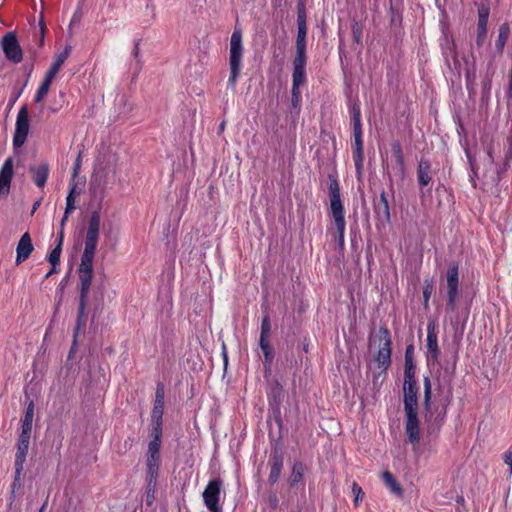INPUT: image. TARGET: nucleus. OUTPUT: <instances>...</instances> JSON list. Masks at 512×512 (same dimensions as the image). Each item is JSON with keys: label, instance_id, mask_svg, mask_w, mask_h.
<instances>
[{"label": "nucleus", "instance_id": "nucleus-1", "mask_svg": "<svg viewBox=\"0 0 512 512\" xmlns=\"http://www.w3.org/2000/svg\"><path fill=\"white\" fill-rule=\"evenodd\" d=\"M100 222L101 217L98 211L91 213L88 227L84 241V251L81 256V262L78 267V309L76 325L73 332V345L71 351L77 344V337L82 328L86 326L87 314L86 310L89 309L92 312V320L96 318L97 314L101 311L103 302L102 293L97 295L95 289H91L92 280L94 277L93 260L96 253V248L100 234Z\"/></svg>", "mask_w": 512, "mask_h": 512}, {"label": "nucleus", "instance_id": "nucleus-2", "mask_svg": "<svg viewBox=\"0 0 512 512\" xmlns=\"http://www.w3.org/2000/svg\"><path fill=\"white\" fill-rule=\"evenodd\" d=\"M329 199L331 216L338 232V245L344 248V233L346 222L344 218V206L340 197V185L338 180L329 175Z\"/></svg>", "mask_w": 512, "mask_h": 512}, {"label": "nucleus", "instance_id": "nucleus-3", "mask_svg": "<svg viewBox=\"0 0 512 512\" xmlns=\"http://www.w3.org/2000/svg\"><path fill=\"white\" fill-rule=\"evenodd\" d=\"M424 385V400L423 407L426 411L425 420L428 423V430L435 431L438 430L444 422L447 413V405L449 404V396L447 397L446 403L443 405L441 410L438 408L435 409V412L432 411L431 408V398H432V384L431 380L428 376L424 377L423 380Z\"/></svg>", "mask_w": 512, "mask_h": 512}, {"label": "nucleus", "instance_id": "nucleus-4", "mask_svg": "<svg viewBox=\"0 0 512 512\" xmlns=\"http://www.w3.org/2000/svg\"><path fill=\"white\" fill-rule=\"evenodd\" d=\"M243 57L242 32L235 28L230 38L229 66L230 76L228 86L235 88L238 76L241 71V62Z\"/></svg>", "mask_w": 512, "mask_h": 512}, {"label": "nucleus", "instance_id": "nucleus-5", "mask_svg": "<svg viewBox=\"0 0 512 512\" xmlns=\"http://www.w3.org/2000/svg\"><path fill=\"white\" fill-rule=\"evenodd\" d=\"M370 342L377 343L379 350L374 357L378 367L382 369V372H386L391 365V334L390 331L385 327L381 326L378 332L370 337Z\"/></svg>", "mask_w": 512, "mask_h": 512}, {"label": "nucleus", "instance_id": "nucleus-6", "mask_svg": "<svg viewBox=\"0 0 512 512\" xmlns=\"http://www.w3.org/2000/svg\"><path fill=\"white\" fill-rule=\"evenodd\" d=\"M404 412L406 416L405 431L408 440L412 444L419 443L420 428L418 419V399L417 400H403Z\"/></svg>", "mask_w": 512, "mask_h": 512}, {"label": "nucleus", "instance_id": "nucleus-7", "mask_svg": "<svg viewBox=\"0 0 512 512\" xmlns=\"http://www.w3.org/2000/svg\"><path fill=\"white\" fill-rule=\"evenodd\" d=\"M445 281H446V296H447V302H446V310L450 312H454L456 309V302L459 297V264L458 262H453L446 274H445Z\"/></svg>", "mask_w": 512, "mask_h": 512}, {"label": "nucleus", "instance_id": "nucleus-8", "mask_svg": "<svg viewBox=\"0 0 512 512\" xmlns=\"http://www.w3.org/2000/svg\"><path fill=\"white\" fill-rule=\"evenodd\" d=\"M1 49L6 59L13 63L18 64L23 59V50L19 44L17 35L15 32L10 31L4 34L0 42Z\"/></svg>", "mask_w": 512, "mask_h": 512}, {"label": "nucleus", "instance_id": "nucleus-9", "mask_svg": "<svg viewBox=\"0 0 512 512\" xmlns=\"http://www.w3.org/2000/svg\"><path fill=\"white\" fill-rule=\"evenodd\" d=\"M222 487V479L215 478L208 482L203 491V501L210 512H222V507L219 504Z\"/></svg>", "mask_w": 512, "mask_h": 512}, {"label": "nucleus", "instance_id": "nucleus-10", "mask_svg": "<svg viewBox=\"0 0 512 512\" xmlns=\"http://www.w3.org/2000/svg\"><path fill=\"white\" fill-rule=\"evenodd\" d=\"M29 128L28 108L24 105L20 108L17 114L15 133L13 137V147L15 150L21 148L26 142Z\"/></svg>", "mask_w": 512, "mask_h": 512}, {"label": "nucleus", "instance_id": "nucleus-11", "mask_svg": "<svg viewBox=\"0 0 512 512\" xmlns=\"http://www.w3.org/2000/svg\"><path fill=\"white\" fill-rule=\"evenodd\" d=\"M306 55H295L292 73V95H300L299 87L305 82Z\"/></svg>", "mask_w": 512, "mask_h": 512}, {"label": "nucleus", "instance_id": "nucleus-12", "mask_svg": "<svg viewBox=\"0 0 512 512\" xmlns=\"http://www.w3.org/2000/svg\"><path fill=\"white\" fill-rule=\"evenodd\" d=\"M30 445V437H26L24 435H19L17 452L15 456V478L13 482V486L20 481V476L23 471V465L26 460V456L29 450Z\"/></svg>", "mask_w": 512, "mask_h": 512}, {"label": "nucleus", "instance_id": "nucleus-13", "mask_svg": "<svg viewBox=\"0 0 512 512\" xmlns=\"http://www.w3.org/2000/svg\"><path fill=\"white\" fill-rule=\"evenodd\" d=\"M427 361L428 363H436L439 360L440 349L436 333L435 323L429 322L427 325Z\"/></svg>", "mask_w": 512, "mask_h": 512}, {"label": "nucleus", "instance_id": "nucleus-14", "mask_svg": "<svg viewBox=\"0 0 512 512\" xmlns=\"http://www.w3.org/2000/svg\"><path fill=\"white\" fill-rule=\"evenodd\" d=\"M490 14V7L486 3H481L478 6V24H477V37L476 44L478 47L482 46L487 35V23Z\"/></svg>", "mask_w": 512, "mask_h": 512}, {"label": "nucleus", "instance_id": "nucleus-15", "mask_svg": "<svg viewBox=\"0 0 512 512\" xmlns=\"http://www.w3.org/2000/svg\"><path fill=\"white\" fill-rule=\"evenodd\" d=\"M268 464L270 466L268 481L270 484L273 485L278 481L281 475V471L284 464L283 452L279 449H274L271 452Z\"/></svg>", "mask_w": 512, "mask_h": 512}, {"label": "nucleus", "instance_id": "nucleus-16", "mask_svg": "<svg viewBox=\"0 0 512 512\" xmlns=\"http://www.w3.org/2000/svg\"><path fill=\"white\" fill-rule=\"evenodd\" d=\"M34 251L31 236L28 232L24 233L16 247V265H19L26 261L31 253Z\"/></svg>", "mask_w": 512, "mask_h": 512}, {"label": "nucleus", "instance_id": "nucleus-17", "mask_svg": "<svg viewBox=\"0 0 512 512\" xmlns=\"http://www.w3.org/2000/svg\"><path fill=\"white\" fill-rule=\"evenodd\" d=\"M418 386L415 370H404L403 400H417Z\"/></svg>", "mask_w": 512, "mask_h": 512}, {"label": "nucleus", "instance_id": "nucleus-18", "mask_svg": "<svg viewBox=\"0 0 512 512\" xmlns=\"http://www.w3.org/2000/svg\"><path fill=\"white\" fill-rule=\"evenodd\" d=\"M375 216L383 224L389 223L391 219L390 207L385 191H382L379 199L373 203Z\"/></svg>", "mask_w": 512, "mask_h": 512}, {"label": "nucleus", "instance_id": "nucleus-19", "mask_svg": "<svg viewBox=\"0 0 512 512\" xmlns=\"http://www.w3.org/2000/svg\"><path fill=\"white\" fill-rule=\"evenodd\" d=\"M13 177V159L7 158L0 170V196H6Z\"/></svg>", "mask_w": 512, "mask_h": 512}, {"label": "nucleus", "instance_id": "nucleus-20", "mask_svg": "<svg viewBox=\"0 0 512 512\" xmlns=\"http://www.w3.org/2000/svg\"><path fill=\"white\" fill-rule=\"evenodd\" d=\"M353 135H354L353 160H354L357 176L361 177L362 171H363V160H364L362 132L358 131L357 133H353Z\"/></svg>", "mask_w": 512, "mask_h": 512}, {"label": "nucleus", "instance_id": "nucleus-21", "mask_svg": "<svg viewBox=\"0 0 512 512\" xmlns=\"http://www.w3.org/2000/svg\"><path fill=\"white\" fill-rule=\"evenodd\" d=\"M417 179L420 188H424L432 181L431 163L425 158H421L417 166Z\"/></svg>", "mask_w": 512, "mask_h": 512}, {"label": "nucleus", "instance_id": "nucleus-22", "mask_svg": "<svg viewBox=\"0 0 512 512\" xmlns=\"http://www.w3.org/2000/svg\"><path fill=\"white\" fill-rule=\"evenodd\" d=\"M165 390L162 383H158L155 392V400L151 413V419H163Z\"/></svg>", "mask_w": 512, "mask_h": 512}, {"label": "nucleus", "instance_id": "nucleus-23", "mask_svg": "<svg viewBox=\"0 0 512 512\" xmlns=\"http://www.w3.org/2000/svg\"><path fill=\"white\" fill-rule=\"evenodd\" d=\"M270 406L279 409L280 404L284 398V389L281 383L275 379L270 385V390L267 393Z\"/></svg>", "mask_w": 512, "mask_h": 512}, {"label": "nucleus", "instance_id": "nucleus-24", "mask_svg": "<svg viewBox=\"0 0 512 512\" xmlns=\"http://www.w3.org/2000/svg\"><path fill=\"white\" fill-rule=\"evenodd\" d=\"M29 171L32 174L34 183L38 187H43L46 184L49 175L48 163H42L38 166H31Z\"/></svg>", "mask_w": 512, "mask_h": 512}, {"label": "nucleus", "instance_id": "nucleus-25", "mask_svg": "<svg viewBox=\"0 0 512 512\" xmlns=\"http://www.w3.org/2000/svg\"><path fill=\"white\" fill-rule=\"evenodd\" d=\"M34 417V403L31 401L25 411L24 418L22 419L21 433L26 437L31 438L32 433V422Z\"/></svg>", "mask_w": 512, "mask_h": 512}, {"label": "nucleus", "instance_id": "nucleus-26", "mask_svg": "<svg viewBox=\"0 0 512 512\" xmlns=\"http://www.w3.org/2000/svg\"><path fill=\"white\" fill-rule=\"evenodd\" d=\"M305 469V465L301 461L294 462L291 475L288 479L290 487H294L303 481Z\"/></svg>", "mask_w": 512, "mask_h": 512}, {"label": "nucleus", "instance_id": "nucleus-27", "mask_svg": "<svg viewBox=\"0 0 512 512\" xmlns=\"http://www.w3.org/2000/svg\"><path fill=\"white\" fill-rule=\"evenodd\" d=\"M297 28L296 55H306L307 26L306 24H298Z\"/></svg>", "mask_w": 512, "mask_h": 512}, {"label": "nucleus", "instance_id": "nucleus-28", "mask_svg": "<svg viewBox=\"0 0 512 512\" xmlns=\"http://www.w3.org/2000/svg\"><path fill=\"white\" fill-rule=\"evenodd\" d=\"M383 481L390 491L398 496H402L403 489L401 485L397 482L393 474L389 471H384L382 474Z\"/></svg>", "mask_w": 512, "mask_h": 512}, {"label": "nucleus", "instance_id": "nucleus-29", "mask_svg": "<svg viewBox=\"0 0 512 512\" xmlns=\"http://www.w3.org/2000/svg\"><path fill=\"white\" fill-rule=\"evenodd\" d=\"M510 35V26L508 23H503L500 25L498 30V38L496 40V49L499 53L503 52V49L505 47V44L509 38Z\"/></svg>", "mask_w": 512, "mask_h": 512}, {"label": "nucleus", "instance_id": "nucleus-30", "mask_svg": "<svg viewBox=\"0 0 512 512\" xmlns=\"http://www.w3.org/2000/svg\"><path fill=\"white\" fill-rule=\"evenodd\" d=\"M52 81H53V78H51L45 74L44 80L42 81L41 85L39 86L38 90L36 91V94L34 97V101L36 103L41 102L47 96Z\"/></svg>", "mask_w": 512, "mask_h": 512}, {"label": "nucleus", "instance_id": "nucleus-31", "mask_svg": "<svg viewBox=\"0 0 512 512\" xmlns=\"http://www.w3.org/2000/svg\"><path fill=\"white\" fill-rule=\"evenodd\" d=\"M160 455L147 454L146 474H159Z\"/></svg>", "mask_w": 512, "mask_h": 512}, {"label": "nucleus", "instance_id": "nucleus-32", "mask_svg": "<svg viewBox=\"0 0 512 512\" xmlns=\"http://www.w3.org/2000/svg\"><path fill=\"white\" fill-rule=\"evenodd\" d=\"M351 113H352L353 133H357L358 131L362 132L360 107L357 104H354L352 106Z\"/></svg>", "mask_w": 512, "mask_h": 512}, {"label": "nucleus", "instance_id": "nucleus-33", "mask_svg": "<svg viewBox=\"0 0 512 512\" xmlns=\"http://www.w3.org/2000/svg\"><path fill=\"white\" fill-rule=\"evenodd\" d=\"M259 346L264 355V361L267 363H272L275 357V353L269 341H259Z\"/></svg>", "mask_w": 512, "mask_h": 512}, {"label": "nucleus", "instance_id": "nucleus-34", "mask_svg": "<svg viewBox=\"0 0 512 512\" xmlns=\"http://www.w3.org/2000/svg\"><path fill=\"white\" fill-rule=\"evenodd\" d=\"M271 332V324H270V318L269 315H265L261 322V332H260V338L259 341H269V335Z\"/></svg>", "mask_w": 512, "mask_h": 512}, {"label": "nucleus", "instance_id": "nucleus-35", "mask_svg": "<svg viewBox=\"0 0 512 512\" xmlns=\"http://www.w3.org/2000/svg\"><path fill=\"white\" fill-rule=\"evenodd\" d=\"M392 151L395 156L397 164L400 166V170L402 174L404 173V155L402 151V147L398 141L392 144Z\"/></svg>", "mask_w": 512, "mask_h": 512}, {"label": "nucleus", "instance_id": "nucleus-36", "mask_svg": "<svg viewBox=\"0 0 512 512\" xmlns=\"http://www.w3.org/2000/svg\"><path fill=\"white\" fill-rule=\"evenodd\" d=\"M433 282L431 280L426 279L423 285V305L424 308L428 307L429 299L433 292Z\"/></svg>", "mask_w": 512, "mask_h": 512}, {"label": "nucleus", "instance_id": "nucleus-37", "mask_svg": "<svg viewBox=\"0 0 512 512\" xmlns=\"http://www.w3.org/2000/svg\"><path fill=\"white\" fill-rule=\"evenodd\" d=\"M151 422H152V429H151L152 439L161 440L163 419H160V420L151 419Z\"/></svg>", "mask_w": 512, "mask_h": 512}, {"label": "nucleus", "instance_id": "nucleus-38", "mask_svg": "<svg viewBox=\"0 0 512 512\" xmlns=\"http://www.w3.org/2000/svg\"><path fill=\"white\" fill-rule=\"evenodd\" d=\"M413 351V345H408L406 347L404 370H415V365L413 363Z\"/></svg>", "mask_w": 512, "mask_h": 512}, {"label": "nucleus", "instance_id": "nucleus-39", "mask_svg": "<svg viewBox=\"0 0 512 512\" xmlns=\"http://www.w3.org/2000/svg\"><path fill=\"white\" fill-rule=\"evenodd\" d=\"M62 248L60 245H56L55 248L49 253L47 260L51 266H58L60 263Z\"/></svg>", "mask_w": 512, "mask_h": 512}, {"label": "nucleus", "instance_id": "nucleus-40", "mask_svg": "<svg viewBox=\"0 0 512 512\" xmlns=\"http://www.w3.org/2000/svg\"><path fill=\"white\" fill-rule=\"evenodd\" d=\"M297 10V25L306 24V9L303 1L298 2Z\"/></svg>", "mask_w": 512, "mask_h": 512}, {"label": "nucleus", "instance_id": "nucleus-41", "mask_svg": "<svg viewBox=\"0 0 512 512\" xmlns=\"http://www.w3.org/2000/svg\"><path fill=\"white\" fill-rule=\"evenodd\" d=\"M62 59L55 58V61L52 63L48 71L46 72V75L53 78L56 76V74L59 72L61 66L63 65Z\"/></svg>", "mask_w": 512, "mask_h": 512}, {"label": "nucleus", "instance_id": "nucleus-42", "mask_svg": "<svg viewBox=\"0 0 512 512\" xmlns=\"http://www.w3.org/2000/svg\"><path fill=\"white\" fill-rule=\"evenodd\" d=\"M158 474H146V491H156Z\"/></svg>", "mask_w": 512, "mask_h": 512}, {"label": "nucleus", "instance_id": "nucleus-43", "mask_svg": "<svg viewBox=\"0 0 512 512\" xmlns=\"http://www.w3.org/2000/svg\"><path fill=\"white\" fill-rule=\"evenodd\" d=\"M161 440L152 439L148 444L149 455H160Z\"/></svg>", "mask_w": 512, "mask_h": 512}, {"label": "nucleus", "instance_id": "nucleus-44", "mask_svg": "<svg viewBox=\"0 0 512 512\" xmlns=\"http://www.w3.org/2000/svg\"><path fill=\"white\" fill-rule=\"evenodd\" d=\"M352 492L355 496L354 504L358 505L359 501H362V499L364 497V492H363L362 488L356 482H353V484H352Z\"/></svg>", "mask_w": 512, "mask_h": 512}, {"label": "nucleus", "instance_id": "nucleus-45", "mask_svg": "<svg viewBox=\"0 0 512 512\" xmlns=\"http://www.w3.org/2000/svg\"><path fill=\"white\" fill-rule=\"evenodd\" d=\"M352 34H353V39L356 43L360 44L361 43V38H362V29L361 27L359 26L358 23H354L352 25Z\"/></svg>", "mask_w": 512, "mask_h": 512}, {"label": "nucleus", "instance_id": "nucleus-46", "mask_svg": "<svg viewBox=\"0 0 512 512\" xmlns=\"http://www.w3.org/2000/svg\"><path fill=\"white\" fill-rule=\"evenodd\" d=\"M71 50H72V47L71 46H66L64 51H62L60 54H58L56 57L58 59H62L61 61L65 62L66 59L68 58L69 54L71 53Z\"/></svg>", "mask_w": 512, "mask_h": 512}, {"label": "nucleus", "instance_id": "nucleus-47", "mask_svg": "<svg viewBox=\"0 0 512 512\" xmlns=\"http://www.w3.org/2000/svg\"><path fill=\"white\" fill-rule=\"evenodd\" d=\"M71 50H72V47L71 46H66L64 51H62L60 54H58L56 57L58 59H62L61 61L65 62L66 59L68 58L69 54L71 53Z\"/></svg>", "mask_w": 512, "mask_h": 512}, {"label": "nucleus", "instance_id": "nucleus-48", "mask_svg": "<svg viewBox=\"0 0 512 512\" xmlns=\"http://www.w3.org/2000/svg\"><path fill=\"white\" fill-rule=\"evenodd\" d=\"M504 462L509 466V473L512 474V452L507 451L504 454Z\"/></svg>", "mask_w": 512, "mask_h": 512}, {"label": "nucleus", "instance_id": "nucleus-49", "mask_svg": "<svg viewBox=\"0 0 512 512\" xmlns=\"http://www.w3.org/2000/svg\"><path fill=\"white\" fill-rule=\"evenodd\" d=\"M146 504L151 506L155 501V492L154 491H146Z\"/></svg>", "mask_w": 512, "mask_h": 512}, {"label": "nucleus", "instance_id": "nucleus-50", "mask_svg": "<svg viewBox=\"0 0 512 512\" xmlns=\"http://www.w3.org/2000/svg\"><path fill=\"white\" fill-rule=\"evenodd\" d=\"M80 165H81V153H79L76 161H75V164H74V168H73V178H75L77 175H78V172H79V169H80Z\"/></svg>", "mask_w": 512, "mask_h": 512}, {"label": "nucleus", "instance_id": "nucleus-51", "mask_svg": "<svg viewBox=\"0 0 512 512\" xmlns=\"http://www.w3.org/2000/svg\"><path fill=\"white\" fill-rule=\"evenodd\" d=\"M146 9L151 10L152 19H155V17H156V9H155L154 4L151 2V0L148 1L147 5H146Z\"/></svg>", "mask_w": 512, "mask_h": 512}, {"label": "nucleus", "instance_id": "nucleus-52", "mask_svg": "<svg viewBox=\"0 0 512 512\" xmlns=\"http://www.w3.org/2000/svg\"><path fill=\"white\" fill-rule=\"evenodd\" d=\"M63 239H64V229H60L58 235H57V245H60L62 248L63 245Z\"/></svg>", "mask_w": 512, "mask_h": 512}, {"label": "nucleus", "instance_id": "nucleus-53", "mask_svg": "<svg viewBox=\"0 0 512 512\" xmlns=\"http://www.w3.org/2000/svg\"><path fill=\"white\" fill-rule=\"evenodd\" d=\"M74 209L75 206H72L71 204H66L64 215H66V217H69V215L74 211Z\"/></svg>", "mask_w": 512, "mask_h": 512}, {"label": "nucleus", "instance_id": "nucleus-54", "mask_svg": "<svg viewBox=\"0 0 512 512\" xmlns=\"http://www.w3.org/2000/svg\"><path fill=\"white\" fill-rule=\"evenodd\" d=\"M57 272H58L57 266H51V269L46 273L44 278L48 279L49 277H51L53 274H55Z\"/></svg>", "mask_w": 512, "mask_h": 512}, {"label": "nucleus", "instance_id": "nucleus-55", "mask_svg": "<svg viewBox=\"0 0 512 512\" xmlns=\"http://www.w3.org/2000/svg\"><path fill=\"white\" fill-rule=\"evenodd\" d=\"M98 182V175H93L90 181V189L95 191L96 183Z\"/></svg>", "mask_w": 512, "mask_h": 512}, {"label": "nucleus", "instance_id": "nucleus-56", "mask_svg": "<svg viewBox=\"0 0 512 512\" xmlns=\"http://www.w3.org/2000/svg\"><path fill=\"white\" fill-rule=\"evenodd\" d=\"M263 365H264L265 374H270L271 373L272 363H267V362L264 361Z\"/></svg>", "mask_w": 512, "mask_h": 512}, {"label": "nucleus", "instance_id": "nucleus-57", "mask_svg": "<svg viewBox=\"0 0 512 512\" xmlns=\"http://www.w3.org/2000/svg\"><path fill=\"white\" fill-rule=\"evenodd\" d=\"M66 204H71L72 206H75V197L72 195H67Z\"/></svg>", "mask_w": 512, "mask_h": 512}, {"label": "nucleus", "instance_id": "nucleus-58", "mask_svg": "<svg viewBox=\"0 0 512 512\" xmlns=\"http://www.w3.org/2000/svg\"><path fill=\"white\" fill-rule=\"evenodd\" d=\"M139 55V42L137 41L134 45L133 56L137 58Z\"/></svg>", "mask_w": 512, "mask_h": 512}, {"label": "nucleus", "instance_id": "nucleus-59", "mask_svg": "<svg viewBox=\"0 0 512 512\" xmlns=\"http://www.w3.org/2000/svg\"><path fill=\"white\" fill-rule=\"evenodd\" d=\"M223 360H224V367L226 368L227 364H228V356H227L226 348L224 345H223Z\"/></svg>", "mask_w": 512, "mask_h": 512}, {"label": "nucleus", "instance_id": "nucleus-60", "mask_svg": "<svg viewBox=\"0 0 512 512\" xmlns=\"http://www.w3.org/2000/svg\"><path fill=\"white\" fill-rule=\"evenodd\" d=\"M75 194H76V185H75V183H73L72 186L70 187L68 195H72L75 197Z\"/></svg>", "mask_w": 512, "mask_h": 512}, {"label": "nucleus", "instance_id": "nucleus-61", "mask_svg": "<svg viewBox=\"0 0 512 512\" xmlns=\"http://www.w3.org/2000/svg\"><path fill=\"white\" fill-rule=\"evenodd\" d=\"M66 283H67V279H66V278H64V279L60 282V284H59V289H60L61 291H63V290H64Z\"/></svg>", "mask_w": 512, "mask_h": 512}, {"label": "nucleus", "instance_id": "nucleus-62", "mask_svg": "<svg viewBox=\"0 0 512 512\" xmlns=\"http://www.w3.org/2000/svg\"><path fill=\"white\" fill-rule=\"evenodd\" d=\"M39 206H40V201H36V202L33 204L31 214H34V213H35V211L37 210V208H38Z\"/></svg>", "mask_w": 512, "mask_h": 512}, {"label": "nucleus", "instance_id": "nucleus-63", "mask_svg": "<svg viewBox=\"0 0 512 512\" xmlns=\"http://www.w3.org/2000/svg\"><path fill=\"white\" fill-rule=\"evenodd\" d=\"M67 220H68V217H66V215H64L63 218L61 219V223H60L61 229H64V225Z\"/></svg>", "mask_w": 512, "mask_h": 512}, {"label": "nucleus", "instance_id": "nucleus-64", "mask_svg": "<svg viewBox=\"0 0 512 512\" xmlns=\"http://www.w3.org/2000/svg\"><path fill=\"white\" fill-rule=\"evenodd\" d=\"M508 95L509 97H512V77H510V84L508 89Z\"/></svg>", "mask_w": 512, "mask_h": 512}]
</instances>
